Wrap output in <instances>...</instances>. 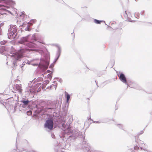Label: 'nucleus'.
Listing matches in <instances>:
<instances>
[{"mask_svg":"<svg viewBox=\"0 0 152 152\" xmlns=\"http://www.w3.org/2000/svg\"><path fill=\"white\" fill-rule=\"evenodd\" d=\"M21 102H23L25 105H27L29 101L28 100L22 101Z\"/></svg>","mask_w":152,"mask_h":152,"instance_id":"9d476101","label":"nucleus"},{"mask_svg":"<svg viewBox=\"0 0 152 152\" xmlns=\"http://www.w3.org/2000/svg\"><path fill=\"white\" fill-rule=\"evenodd\" d=\"M37 22V20L36 19H32L30 20V22L28 23L30 26L33 25L34 23H35Z\"/></svg>","mask_w":152,"mask_h":152,"instance_id":"423d86ee","label":"nucleus"},{"mask_svg":"<svg viewBox=\"0 0 152 152\" xmlns=\"http://www.w3.org/2000/svg\"><path fill=\"white\" fill-rule=\"evenodd\" d=\"M17 31V29L16 28H14V29L12 30V32H13L14 34H15Z\"/></svg>","mask_w":152,"mask_h":152,"instance_id":"f8f14e48","label":"nucleus"},{"mask_svg":"<svg viewBox=\"0 0 152 152\" xmlns=\"http://www.w3.org/2000/svg\"><path fill=\"white\" fill-rule=\"evenodd\" d=\"M14 57L16 60H20V59L22 57L23 55L21 54L17 53L15 54Z\"/></svg>","mask_w":152,"mask_h":152,"instance_id":"20e7f679","label":"nucleus"},{"mask_svg":"<svg viewBox=\"0 0 152 152\" xmlns=\"http://www.w3.org/2000/svg\"><path fill=\"white\" fill-rule=\"evenodd\" d=\"M102 21L98 20L96 19H95L94 20V23L97 24H100L102 22Z\"/></svg>","mask_w":152,"mask_h":152,"instance_id":"6e6552de","label":"nucleus"},{"mask_svg":"<svg viewBox=\"0 0 152 152\" xmlns=\"http://www.w3.org/2000/svg\"><path fill=\"white\" fill-rule=\"evenodd\" d=\"M30 26L29 25V24L28 23L26 24L23 23L22 25L23 28L26 31H30V29L29 28Z\"/></svg>","mask_w":152,"mask_h":152,"instance_id":"7ed1b4c3","label":"nucleus"},{"mask_svg":"<svg viewBox=\"0 0 152 152\" xmlns=\"http://www.w3.org/2000/svg\"><path fill=\"white\" fill-rule=\"evenodd\" d=\"M44 82L46 84H48L49 83V81L48 80H46Z\"/></svg>","mask_w":152,"mask_h":152,"instance_id":"ddd939ff","label":"nucleus"},{"mask_svg":"<svg viewBox=\"0 0 152 152\" xmlns=\"http://www.w3.org/2000/svg\"><path fill=\"white\" fill-rule=\"evenodd\" d=\"M118 77L119 79L122 82L125 83H126V78L123 74L121 73L120 74V75H118Z\"/></svg>","mask_w":152,"mask_h":152,"instance_id":"f03ea898","label":"nucleus"},{"mask_svg":"<svg viewBox=\"0 0 152 152\" xmlns=\"http://www.w3.org/2000/svg\"><path fill=\"white\" fill-rule=\"evenodd\" d=\"M19 91L20 92H21V91H22V90L21 89H20L19 90Z\"/></svg>","mask_w":152,"mask_h":152,"instance_id":"4468645a","label":"nucleus"},{"mask_svg":"<svg viewBox=\"0 0 152 152\" xmlns=\"http://www.w3.org/2000/svg\"><path fill=\"white\" fill-rule=\"evenodd\" d=\"M125 13L126 15H124L125 16L128 17H132L131 13L129 11H125Z\"/></svg>","mask_w":152,"mask_h":152,"instance_id":"39448f33","label":"nucleus"},{"mask_svg":"<svg viewBox=\"0 0 152 152\" xmlns=\"http://www.w3.org/2000/svg\"><path fill=\"white\" fill-rule=\"evenodd\" d=\"M116 30V31L118 32H120L122 31V29L121 27H118L117 28L114 29Z\"/></svg>","mask_w":152,"mask_h":152,"instance_id":"1a4fd4ad","label":"nucleus"},{"mask_svg":"<svg viewBox=\"0 0 152 152\" xmlns=\"http://www.w3.org/2000/svg\"><path fill=\"white\" fill-rule=\"evenodd\" d=\"M53 120L51 119L47 120L44 124L45 128H47L50 130L53 129Z\"/></svg>","mask_w":152,"mask_h":152,"instance_id":"f257e3e1","label":"nucleus"},{"mask_svg":"<svg viewBox=\"0 0 152 152\" xmlns=\"http://www.w3.org/2000/svg\"><path fill=\"white\" fill-rule=\"evenodd\" d=\"M65 96L66 98V102H68L70 98V95L67 92H65Z\"/></svg>","mask_w":152,"mask_h":152,"instance_id":"0eeeda50","label":"nucleus"},{"mask_svg":"<svg viewBox=\"0 0 152 152\" xmlns=\"http://www.w3.org/2000/svg\"><path fill=\"white\" fill-rule=\"evenodd\" d=\"M32 114V112L31 111H29L27 112V114L28 115H30Z\"/></svg>","mask_w":152,"mask_h":152,"instance_id":"9b49d317","label":"nucleus"}]
</instances>
